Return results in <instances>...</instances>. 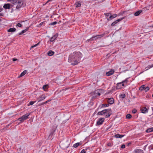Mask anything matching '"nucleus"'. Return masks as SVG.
Instances as JSON below:
<instances>
[{
    "label": "nucleus",
    "mask_w": 153,
    "mask_h": 153,
    "mask_svg": "<svg viewBox=\"0 0 153 153\" xmlns=\"http://www.w3.org/2000/svg\"><path fill=\"white\" fill-rule=\"evenodd\" d=\"M105 119L103 118H100L97 122V124L98 125L102 124L104 121Z\"/></svg>",
    "instance_id": "nucleus-6"
},
{
    "label": "nucleus",
    "mask_w": 153,
    "mask_h": 153,
    "mask_svg": "<svg viewBox=\"0 0 153 153\" xmlns=\"http://www.w3.org/2000/svg\"><path fill=\"white\" fill-rule=\"evenodd\" d=\"M81 145V144H80L79 143H77L74 145V148H76L78 147L80 145Z\"/></svg>",
    "instance_id": "nucleus-25"
},
{
    "label": "nucleus",
    "mask_w": 153,
    "mask_h": 153,
    "mask_svg": "<svg viewBox=\"0 0 153 153\" xmlns=\"http://www.w3.org/2000/svg\"><path fill=\"white\" fill-rule=\"evenodd\" d=\"M16 30V28L13 27L12 28H10L7 30V32H14Z\"/></svg>",
    "instance_id": "nucleus-16"
},
{
    "label": "nucleus",
    "mask_w": 153,
    "mask_h": 153,
    "mask_svg": "<svg viewBox=\"0 0 153 153\" xmlns=\"http://www.w3.org/2000/svg\"><path fill=\"white\" fill-rule=\"evenodd\" d=\"M17 60V59H16L13 58V61H16Z\"/></svg>",
    "instance_id": "nucleus-47"
},
{
    "label": "nucleus",
    "mask_w": 153,
    "mask_h": 153,
    "mask_svg": "<svg viewBox=\"0 0 153 153\" xmlns=\"http://www.w3.org/2000/svg\"><path fill=\"white\" fill-rule=\"evenodd\" d=\"M141 112L143 113H146L148 112V109L146 107H143L141 109Z\"/></svg>",
    "instance_id": "nucleus-13"
},
{
    "label": "nucleus",
    "mask_w": 153,
    "mask_h": 153,
    "mask_svg": "<svg viewBox=\"0 0 153 153\" xmlns=\"http://www.w3.org/2000/svg\"><path fill=\"white\" fill-rule=\"evenodd\" d=\"M54 52L51 50L49 51L48 53V54L49 56H51L54 54Z\"/></svg>",
    "instance_id": "nucleus-19"
},
{
    "label": "nucleus",
    "mask_w": 153,
    "mask_h": 153,
    "mask_svg": "<svg viewBox=\"0 0 153 153\" xmlns=\"http://www.w3.org/2000/svg\"><path fill=\"white\" fill-rule=\"evenodd\" d=\"M46 104V103H45V102H42V103L41 104V105H43V104Z\"/></svg>",
    "instance_id": "nucleus-49"
},
{
    "label": "nucleus",
    "mask_w": 153,
    "mask_h": 153,
    "mask_svg": "<svg viewBox=\"0 0 153 153\" xmlns=\"http://www.w3.org/2000/svg\"><path fill=\"white\" fill-rule=\"evenodd\" d=\"M27 71L26 70H25L23 71L22 73H21L19 77H21L27 73Z\"/></svg>",
    "instance_id": "nucleus-22"
},
{
    "label": "nucleus",
    "mask_w": 153,
    "mask_h": 153,
    "mask_svg": "<svg viewBox=\"0 0 153 153\" xmlns=\"http://www.w3.org/2000/svg\"><path fill=\"white\" fill-rule=\"evenodd\" d=\"M105 33H104L100 35H96L94 36H93L94 39L96 40L98 38H100L101 37H103L105 35Z\"/></svg>",
    "instance_id": "nucleus-8"
},
{
    "label": "nucleus",
    "mask_w": 153,
    "mask_h": 153,
    "mask_svg": "<svg viewBox=\"0 0 153 153\" xmlns=\"http://www.w3.org/2000/svg\"><path fill=\"white\" fill-rule=\"evenodd\" d=\"M120 97L122 98H124L126 96L125 94H123L120 95Z\"/></svg>",
    "instance_id": "nucleus-33"
},
{
    "label": "nucleus",
    "mask_w": 153,
    "mask_h": 153,
    "mask_svg": "<svg viewBox=\"0 0 153 153\" xmlns=\"http://www.w3.org/2000/svg\"><path fill=\"white\" fill-rule=\"evenodd\" d=\"M137 110L136 109H133L132 111V112L133 114H135L137 112Z\"/></svg>",
    "instance_id": "nucleus-37"
},
{
    "label": "nucleus",
    "mask_w": 153,
    "mask_h": 153,
    "mask_svg": "<svg viewBox=\"0 0 153 153\" xmlns=\"http://www.w3.org/2000/svg\"><path fill=\"white\" fill-rule=\"evenodd\" d=\"M17 26L18 27H22V25L20 23H18L17 24Z\"/></svg>",
    "instance_id": "nucleus-39"
},
{
    "label": "nucleus",
    "mask_w": 153,
    "mask_h": 153,
    "mask_svg": "<svg viewBox=\"0 0 153 153\" xmlns=\"http://www.w3.org/2000/svg\"><path fill=\"white\" fill-rule=\"evenodd\" d=\"M114 72V71L113 70H111L110 71L107 72L106 73V75L107 76H110L113 74Z\"/></svg>",
    "instance_id": "nucleus-12"
},
{
    "label": "nucleus",
    "mask_w": 153,
    "mask_h": 153,
    "mask_svg": "<svg viewBox=\"0 0 153 153\" xmlns=\"http://www.w3.org/2000/svg\"><path fill=\"white\" fill-rule=\"evenodd\" d=\"M149 88L148 86H147L146 87H145L144 90L145 91V92H146L147 91L149 90Z\"/></svg>",
    "instance_id": "nucleus-32"
},
{
    "label": "nucleus",
    "mask_w": 153,
    "mask_h": 153,
    "mask_svg": "<svg viewBox=\"0 0 153 153\" xmlns=\"http://www.w3.org/2000/svg\"><path fill=\"white\" fill-rule=\"evenodd\" d=\"M30 113H27L26 114L22 116L21 117L19 118L18 119V120H20V122L22 123L24 121V120L27 119L28 117V116L30 115Z\"/></svg>",
    "instance_id": "nucleus-4"
},
{
    "label": "nucleus",
    "mask_w": 153,
    "mask_h": 153,
    "mask_svg": "<svg viewBox=\"0 0 153 153\" xmlns=\"http://www.w3.org/2000/svg\"><path fill=\"white\" fill-rule=\"evenodd\" d=\"M58 34L57 33L55 34L53 36H52L51 39L50 41L53 42V41L58 36Z\"/></svg>",
    "instance_id": "nucleus-10"
},
{
    "label": "nucleus",
    "mask_w": 153,
    "mask_h": 153,
    "mask_svg": "<svg viewBox=\"0 0 153 153\" xmlns=\"http://www.w3.org/2000/svg\"><path fill=\"white\" fill-rule=\"evenodd\" d=\"M124 86V83H122V84H121V86Z\"/></svg>",
    "instance_id": "nucleus-50"
},
{
    "label": "nucleus",
    "mask_w": 153,
    "mask_h": 153,
    "mask_svg": "<svg viewBox=\"0 0 153 153\" xmlns=\"http://www.w3.org/2000/svg\"><path fill=\"white\" fill-rule=\"evenodd\" d=\"M74 5L76 7H80L81 5V4L79 2H77L74 4Z\"/></svg>",
    "instance_id": "nucleus-21"
},
{
    "label": "nucleus",
    "mask_w": 153,
    "mask_h": 153,
    "mask_svg": "<svg viewBox=\"0 0 153 153\" xmlns=\"http://www.w3.org/2000/svg\"><path fill=\"white\" fill-rule=\"evenodd\" d=\"M52 0H48V1H47V2H49V1H52Z\"/></svg>",
    "instance_id": "nucleus-52"
},
{
    "label": "nucleus",
    "mask_w": 153,
    "mask_h": 153,
    "mask_svg": "<svg viewBox=\"0 0 153 153\" xmlns=\"http://www.w3.org/2000/svg\"><path fill=\"white\" fill-rule=\"evenodd\" d=\"M12 3L13 4H18L16 8V9H19L22 7H24L25 5L24 3V0H13Z\"/></svg>",
    "instance_id": "nucleus-2"
},
{
    "label": "nucleus",
    "mask_w": 153,
    "mask_h": 153,
    "mask_svg": "<svg viewBox=\"0 0 153 153\" xmlns=\"http://www.w3.org/2000/svg\"><path fill=\"white\" fill-rule=\"evenodd\" d=\"M104 114H106L105 116L106 118L109 117L111 114V109H105L101 111L98 112L97 113V115H102Z\"/></svg>",
    "instance_id": "nucleus-3"
},
{
    "label": "nucleus",
    "mask_w": 153,
    "mask_h": 153,
    "mask_svg": "<svg viewBox=\"0 0 153 153\" xmlns=\"http://www.w3.org/2000/svg\"><path fill=\"white\" fill-rule=\"evenodd\" d=\"M106 32V33H107V34H108V32Z\"/></svg>",
    "instance_id": "nucleus-55"
},
{
    "label": "nucleus",
    "mask_w": 153,
    "mask_h": 153,
    "mask_svg": "<svg viewBox=\"0 0 153 153\" xmlns=\"http://www.w3.org/2000/svg\"><path fill=\"white\" fill-rule=\"evenodd\" d=\"M152 110L153 111V107L152 108Z\"/></svg>",
    "instance_id": "nucleus-56"
},
{
    "label": "nucleus",
    "mask_w": 153,
    "mask_h": 153,
    "mask_svg": "<svg viewBox=\"0 0 153 153\" xmlns=\"http://www.w3.org/2000/svg\"><path fill=\"white\" fill-rule=\"evenodd\" d=\"M135 153H143V150L140 149H137L135 150Z\"/></svg>",
    "instance_id": "nucleus-18"
},
{
    "label": "nucleus",
    "mask_w": 153,
    "mask_h": 153,
    "mask_svg": "<svg viewBox=\"0 0 153 153\" xmlns=\"http://www.w3.org/2000/svg\"><path fill=\"white\" fill-rule=\"evenodd\" d=\"M94 38H93V37H92L90 39H88L87 40V41L88 42H89L90 41H93V40H94Z\"/></svg>",
    "instance_id": "nucleus-34"
},
{
    "label": "nucleus",
    "mask_w": 153,
    "mask_h": 153,
    "mask_svg": "<svg viewBox=\"0 0 153 153\" xmlns=\"http://www.w3.org/2000/svg\"><path fill=\"white\" fill-rule=\"evenodd\" d=\"M109 106V104H102L101 105V108Z\"/></svg>",
    "instance_id": "nucleus-28"
},
{
    "label": "nucleus",
    "mask_w": 153,
    "mask_h": 153,
    "mask_svg": "<svg viewBox=\"0 0 153 153\" xmlns=\"http://www.w3.org/2000/svg\"><path fill=\"white\" fill-rule=\"evenodd\" d=\"M48 85H43V89L45 90V89H47L48 88Z\"/></svg>",
    "instance_id": "nucleus-30"
},
{
    "label": "nucleus",
    "mask_w": 153,
    "mask_h": 153,
    "mask_svg": "<svg viewBox=\"0 0 153 153\" xmlns=\"http://www.w3.org/2000/svg\"><path fill=\"white\" fill-rule=\"evenodd\" d=\"M152 97H153V94H152Z\"/></svg>",
    "instance_id": "nucleus-58"
},
{
    "label": "nucleus",
    "mask_w": 153,
    "mask_h": 153,
    "mask_svg": "<svg viewBox=\"0 0 153 153\" xmlns=\"http://www.w3.org/2000/svg\"><path fill=\"white\" fill-rule=\"evenodd\" d=\"M28 28H27L26 29H25L24 30H22L21 32L19 33L18 35H21L23 33H25L28 30Z\"/></svg>",
    "instance_id": "nucleus-17"
},
{
    "label": "nucleus",
    "mask_w": 153,
    "mask_h": 153,
    "mask_svg": "<svg viewBox=\"0 0 153 153\" xmlns=\"http://www.w3.org/2000/svg\"><path fill=\"white\" fill-rule=\"evenodd\" d=\"M57 23L56 22H54L51 23L50 25H54Z\"/></svg>",
    "instance_id": "nucleus-35"
},
{
    "label": "nucleus",
    "mask_w": 153,
    "mask_h": 153,
    "mask_svg": "<svg viewBox=\"0 0 153 153\" xmlns=\"http://www.w3.org/2000/svg\"><path fill=\"white\" fill-rule=\"evenodd\" d=\"M124 19V17H123L120 19H118L114 22H113L111 24V25L112 26H114L116 24H117L118 22H120L123 19Z\"/></svg>",
    "instance_id": "nucleus-9"
},
{
    "label": "nucleus",
    "mask_w": 153,
    "mask_h": 153,
    "mask_svg": "<svg viewBox=\"0 0 153 153\" xmlns=\"http://www.w3.org/2000/svg\"><path fill=\"white\" fill-rule=\"evenodd\" d=\"M82 57V54L80 52H74L70 54L68 58V62H71V65H75L79 62Z\"/></svg>",
    "instance_id": "nucleus-1"
},
{
    "label": "nucleus",
    "mask_w": 153,
    "mask_h": 153,
    "mask_svg": "<svg viewBox=\"0 0 153 153\" xmlns=\"http://www.w3.org/2000/svg\"><path fill=\"white\" fill-rule=\"evenodd\" d=\"M112 15L113 16V18H115L117 16V14H113V15Z\"/></svg>",
    "instance_id": "nucleus-41"
},
{
    "label": "nucleus",
    "mask_w": 153,
    "mask_h": 153,
    "mask_svg": "<svg viewBox=\"0 0 153 153\" xmlns=\"http://www.w3.org/2000/svg\"><path fill=\"white\" fill-rule=\"evenodd\" d=\"M151 27H153V25L151 26Z\"/></svg>",
    "instance_id": "nucleus-57"
},
{
    "label": "nucleus",
    "mask_w": 153,
    "mask_h": 153,
    "mask_svg": "<svg viewBox=\"0 0 153 153\" xmlns=\"http://www.w3.org/2000/svg\"><path fill=\"white\" fill-rule=\"evenodd\" d=\"M110 14V16L109 17V19H107L108 20H112L114 18H113V16H112V15H111V14Z\"/></svg>",
    "instance_id": "nucleus-31"
},
{
    "label": "nucleus",
    "mask_w": 153,
    "mask_h": 153,
    "mask_svg": "<svg viewBox=\"0 0 153 153\" xmlns=\"http://www.w3.org/2000/svg\"><path fill=\"white\" fill-rule=\"evenodd\" d=\"M122 83L121 82L118 83L117 84L116 86V88L117 89H120L121 88V84Z\"/></svg>",
    "instance_id": "nucleus-14"
},
{
    "label": "nucleus",
    "mask_w": 153,
    "mask_h": 153,
    "mask_svg": "<svg viewBox=\"0 0 153 153\" xmlns=\"http://www.w3.org/2000/svg\"><path fill=\"white\" fill-rule=\"evenodd\" d=\"M51 100H48L47 101H45V103L46 104V103H48V102H50V101H51Z\"/></svg>",
    "instance_id": "nucleus-46"
},
{
    "label": "nucleus",
    "mask_w": 153,
    "mask_h": 153,
    "mask_svg": "<svg viewBox=\"0 0 153 153\" xmlns=\"http://www.w3.org/2000/svg\"><path fill=\"white\" fill-rule=\"evenodd\" d=\"M0 16H3V14L2 13H0Z\"/></svg>",
    "instance_id": "nucleus-51"
},
{
    "label": "nucleus",
    "mask_w": 153,
    "mask_h": 153,
    "mask_svg": "<svg viewBox=\"0 0 153 153\" xmlns=\"http://www.w3.org/2000/svg\"><path fill=\"white\" fill-rule=\"evenodd\" d=\"M146 146H147V145H146V146L144 147V149L145 150V148H146Z\"/></svg>",
    "instance_id": "nucleus-53"
},
{
    "label": "nucleus",
    "mask_w": 153,
    "mask_h": 153,
    "mask_svg": "<svg viewBox=\"0 0 153 153\" xmlns=\"http://www.w3.org/2000/svg\"><path fill=\"white\" fill-rule=\"evenodd\" d=\"M46 97L45 95H42L37 98V100H38V102H39L45 99Z\"/></svg>",
    "instance_id": "nucleus-5"
},
{
    "label": "nucleus",
    "mask_w": 153,
    "mask_h": 153,
    "mask_svg": "<svg viewBox=\"0 0 153 153\" xmlns=\"http://www.w3.org/2000/svg\"><path fill=\"white\" fill-rule=\"evenodd\" d=\"M109 14H110L109 13H104V15H105V16H109Z\"/></svg>",
    "instance_id": "nucleus-42"
},
{
    "label": "nucleus",
    "mask_w": 153,
    "mask_h": 153,
    "mask_svg": "<svg viewBox=\"0 0 153 153\" xmlns=\"http://www.w3.org/2000/svg\"><path fill=\"white\" fill-rule=\"evenodd\" d=\"M145 85H142L139 88V90L142 91L144 89H145Z\"/></svg>",
    "instance_id": "nucleus-26"
},
{
    "label": "nucleus",
    "mask_w": 153,
    "mask_h": 153,
    "mask_svg": "<svg viewBox=\"0 0 153 153\" xmlns=\"http://www.w3.org/2000/svg\"><path fill=\"white\" fill-rule=\"evenodd\" d=\"M107 145L108 146L111 147L112 146V144L111 143H109Z\"/></svg>",
    "instance_id": "nucleus-44"
},
{
    "label": "nucleus",
    "mask_w": 153,
    "mask_h": 153,
    "mask_svg": "<svg viewBox=\"0 0 153 153\" xmlns=\"http://www.w3.org/2000/svg\"><path fill=\"white\" fill-rule=\"evenodd\" d=\"M142 12V10H138L137 12H136L135 13H134V15L135 16H139L140 14Z\"/></svg>",
    "instance_id": "nucleus-20"
},
{
    "label": "nucleus",
    "mask_w": 153,
    "mask_h": 153,
    "mask_svg": "<svg viewBox=\"0 0 153 153\" xmlns=\"http://www.w3.org/2000/svg\"><path fill=\"white\" fill-rule=\"evenodd\" d=\"M124 136V135L119 134H116L114 135V137L116 138H121Z\"/></svg>",
    "instance_id": "nucleus-15"
},
{
    "label": "nucleus",
    "mask_w": 153,
    "mask_h": 153,
    "mask_svg": "<svg viewBox=\"0 0 153 153\" xmlns=\"http://www.w3.org/2000/svg\"><path fill=\"white\" fill-rule=\"evenodd\" d=\"M95 94H96V97L97 96V95L100 96L101 95L100 92V91L97 90L95 91Z\"/></svg>",
    "instance_id": "nucleus-24"
},
{
    "label": "nucleus",
    "mask_w": 153,
    "mask_h": 153,
    "mask_svg": "<svg viewBox=\"0 0 153 153\" xmlns=\"http://www.w3.org/2000/svg\"><path fill=\"white\" fill-rule=\"evenodd\" d=\"M146 132H148V133L150 132L153 131V127L151 128H149L147 129V130H146Z\"/></svg>",
    "instance_id": "nucleus-23"
},
{
    "label": "nucleus",
    "mask_w": 153,
    "mask_h": 153,
    "mask_svg": "<svg viewBox=\"0 0 153 153\" xmlns=\"http://www.w3.org/2000/svg\"><path fill=\"white\" fill-rule=\"evenodd\" d=\"M39 43H38L37 44H36V45H33V46H32L31 47L32 48H33V47H36V46H37V45L39 44Z\"/></svg>",
    "instance_id": "nucleus-45"
},
{
    "label": "nucleus",
    "mask_w": 153,
    "mask_h": 153,
    "mask_svg": "<svg viewBox=\"0 0 153 153\" xmlns=\"http://www.w3.org/2000/svg\"><path fill=\"white\" fill-rule=\"evenodd\" d=\"M128 79H126L125 80L121 82L122 83H127L128 80H127Z\"/></svg>",
    "instance_id": "nucleus-38"
},
{
    "label": "nucleus",
    "mask_w": 153,
    "mask_h": 153,
    "mask_svg": "<svg viewBox=\"0 0 153 153\" xmlns=\"http://www.w3.org/2000/svg\"><path fill=\"white\" fill-rule=\"evenodd\" d=\"M52 134V133H51L49 135V137L51 135V134Z\"/></svg>",
    "instance_id": "nucleus-54"
},
{
    "label": "nucleus",
    "mask_w": 153,
    "mask_h": 153,
    "mask_svg": "<svg viewBox=\"0 0 153 153\" xmlns=\"http://www.w3.org/2000/svg\"><path fill=\"white\" fill-rule=\"evenodd\" d=\"M153 67V64L152 65H149L148 66V69H147V67H146L145 69H146V71H147V70H148L149 69V68H152Z\"/></svg>",
    "instance_id": "nucleus-27"
},
{
    "label": "nucleus",
    "mask_w": 153,
    "mask_h": 153,
    "mask_svg": "<svg viewBox=\"0 0 153 153\" xmlns=\"http://www.w3.org/2000/svg\"><path fill=\"white\" fill-rule=\"evenodd\" d=\"M13 7V5L10 4H5L3 7L6 9H9Z\"/></svg>",
    "instance_id": "nucleus-7"
},
{
    "label": "nucleus",
    "mask_w": 153,
    "mask_h": 153,
    "mask_svg": "<svg viewBox=\"0 0 153 153\" xmlns=\"http://www.w3.org/2000/svg\"><path fill=\"white\" fill-rule=\"evenodd\" d=\"M125 147V145L124 144H123L121 146V148L122 149L124 148Z\"/></svg>",
    "instance_id": "nucleus-43"
},
{
    "label": "nucleus",
    "mask_w": 153,
    "mask_h": 153,
    "mask_svg": "<svg viewBox=\"0 0 153 153\" xmlns=\"http://www.w3.org/2000/svg\"><path fill=\"white\" fill-rule=\"evenodd\" d=\"M108 102L110 104H113L114 102V100L113 98H108Z\"/></svg>",
    "instance_id": "nucleus-11"
},
{
    "label": "nucleus",
    "mask_w": 153,
    "mask_h": 153,
    "mask_svg": "<svg viewBox=\"0 0 153 153\" xmlns=\"http://www.w3.org/2000/svg\"><path fill=\"white\" fill-rule=\"evenodd\" d=\"M3 10V9L2 8H0V12H1L2 10Z\"/></svg>",
    "instance_id": "nucleus-48"
},
{
    "label": "nucleus",
    "mask_w": 153,
    "mask_h": 153,
    "mask_svg": "<svg viewBox=\"0 0 153 153\" xmlns=\"http://www.w3.org/2000/svg\"><path fill=\"white\" fill-rule=\"evenodd\" d=\"M131 117V115L130 114H128L126 116V118L128 119H130Z\"/></svg>",
    "instance_id": "nucleus-29"
},
{
    "label": "nucleus",
    "mask_w": 153,
    "mask_h": 153,
    "mask_svg": "<svg viewBox=\"0 0 153 153\" xmlns=\"http://www.w3.org/2000/svg\"><path fill=\"white\" fill-rule=\"evenodd\" d=\"M36 101H31L29 102V105H32Z\"/></svg>",
    "instance_id": "nucleus-36"
},
{
    "label": "nucleus",
    "mask_w": 153,
    "mask_h": 153,
    "mask_svg": "<svg viewBox=\"0 0 153 153\" xmlns=\"http://www.w3.org/2000/svg\"><path fill=\"white\" fill-rule=\"evenodd\" d=\"M86 152L84 149H82L80 153H85Z\"/></svg>",
    "instance_id": "nucleus-40"
}]
</instances>
